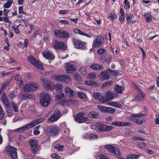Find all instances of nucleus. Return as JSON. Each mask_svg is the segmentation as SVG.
Instances as JSON below:
<instances>
[{
  "mask_svg": "<svg viewBox=\"0 0 159 159\" xmlns=\"http://www.w3.org/2000/svg\"><path fill=\"white\" fill-rule=\"evenodd\" d=\"M11 81L10 80H8L6 81L4 83L2 84V90H4L5 89L6 87L8 86L10 83Z\"/></svg>",
  "mask_w": 159,
  "mask_h": 159,
  "instance_id": "50",
  "label": "nucleus"
},
{
  "mask_svg": "<svg viewBox=\"0 0 159 159\" xmlns=\"http://www.w3.org/2000/svg\"><path fill=\"white\" fill-rule=\"evenodd\" d=\"M73 76L75 80L78 81H80L81 77L79 74L75 73L73 74Z\"/></svg>",
  "mask_w": 159,
  "mask_h": 159,
  "instance_id": "46",
  "label": "nucleus"
},
{
  "mask_svg": "<svg viewBox=\"0 0 159 159\" xmlns=\"http://www.w3.org/2000/svg\"><path fill=\"white\" fill-rule=\"evenodd\" d=\"M2 100L3 102L5 107H8V106H10L9 102L7 99V96L5 93H2Z\"/></svg>",
  "mask_w": 159,
  "mask_h": 159,
  "instance_id": "21",
  "label": "nucleus"
},
{
  "mask_svg": "<svg viewBox=\"0 0 159 159\" xmlns=\"http://www.w3.org/2000/svg\"><path fill=\"white\" fill-rule=\"evenodd\" d=\"M98 138V136L96 134L90 133V140H94Z\"/></svg>",
  "mask_w": 159,
  "mask_h": 159,
  "instance_id": "59",
  "label": "nucleus"
},
{
  "mask_svg": "<svg viewBox=\"0 0 159 159\" xmlns=\"http://www.w3.org/2000/svg\"><path fill=\"white\" fill-rule=\"evenodd\" d=\"M75 120L77 122L81 123L88 120V118L87 116L84 113H80L75 116Z\"/></svg>",
  "mask_w": 159,
  "mask_h": 159,
  "instance_id": "8",
  "label": "nucleus"
},
{
  "mask_svg": "<svg viewBox=\"0 0 159 159\" xmlns=\"http://www.w3.org/2000/svg\"><path fill=\"white\" fill-rule=\"evenodd\" d=\"M105 148L107 149L108 151L110 152H112L113 151L115 147L110 145H106L104 146Z\"/></svg>",
  "mask_w": 159,
  "mask_h": 159,
  "instance_id": "36",
  "label": "nucleus"
},
{
  "mask_svg": "<svg viewBox=\"0 0 159 159\" xmlns=\"http://www.w3.org/2000/svg\"><path fill=\"white\" fill-rule=\"evenodd\" d=\"M108 104L109 105L111 106H112L116 107L117 108H121L122 106L121 105L118 103L114 102H111L108 103Z\"/></svg>",
  "mask_w": 159,
  "mask_h": 159,
  "instance_id": "32",
  "label": "nucleus"
},
{
  "mask_svg": "<svg viewBox=\"0 0 159 159\" xmlns=\"http://www.w3.org/2000/svg\"><path fill=\"white\" fill-rule=\"evenodd\" d=\"M111 124L114 126H117L118 127H123L127 126H131V124L129 122H122L119 121H116L113 122Z\"/></svg>",
  "mask_w": 159,
  "mask_h": 159,
  "instance_id": "19",
  "label": "nucleus"
},
{
  "mask_svg": "<svg viewBox=\"0 0 159 159\" xmlns=\"http://www.w3.org/2000/svg\"><path fill=\"white\" fill-rule=\"evenodd\" d=\"M44 120V118L43 117H41L39 119L35 120L29 124L30 128H31L36 125L42 122Z\"/></svg>",
  "mask_w": 159,
  "mask_h": 159,
  "instance_id": "22",
  "label": "nucleus"
},
{
  "mask_svg": "<svg viewBox=\"0 0 159 159\" xmlns=\"http://www.w3.org/2000/svg\"><path fill=\"white\" fill-rule=\"evenodd\" d=\"M151 13V12L146 14H144V16L147 22H151L152 21Z\"/></svg>",
  "mask_w": 159,
  "mask_h": 159,
  "instance_id": "30",
  "label": "nucleus"
},
{
  "mask_svg": "<svg viewBox=\"0 0 159 159\" xmlns=\"http://www.w3.org/2000/svg\"><path fill=\"white\" fill-rule=\"evenodd\" d=\"M5 107L7 109V112L9 114V115L11 116L13 114L12 108L10 106H9L8 107Z\"/></svg>",
  "mask_w": 159,
  "mask_h": 159,
  "instance_id": "52",
  "label": "nucleus"
},
{
  "mask_svg": "<svg viewBox=\"0 0 159 159\" xmlns=\"http://www.w3.org/2000/svg\"><path fill=\"white\" fill-rule=\"evenodd\" d=\"M64 97L65 94L63 93H61L59 94L56 95L55 96L56 100L60 101L62 100Z\"/></svg>",
  "mask_w": 159,
  "mask_h": 159,
  "instance_id": "38",
  "label": "nucleus"
},
{
  "mask_svg": "<svg viewBox=\"0 0 159 159\" xmlns=\"http://www.w3.org/2000/svg\"><path fill=\"white\" fill-rule=\"evenodd\" d=\"M96 126L98 127L99 130L101 132L110 131L113 129V126L103 125L102 123H98L96 124Z\"/></svg>",
  "mask_w": 159,
  "mask_h": 159,
  "instance_id": "5",
  "label": "nucleus"
},
{
  "mask_svg": "<svg viewBox=\"0 0 159 159\" xmlns=\"http://www.w3.org/2000/svg\"><path fill=\"white\" fill-rule=\"evenodd\" d=\"M74 32L75 33L79 34L82 35H84L88 37H91L90 35L82 32L80 29H75L74 30Z\"/></svg>",
  "mask_w": 159,
  "mask_h": 159,
  "instance_id": "27",
  "label": "nucleus"
},
{
  "mask_svg": "<svg viewBox=\"0 0 159 159\" xmlns=\"http://www.w3.org/2000/svg\"><path fill=\"white\" fill-rule=\"evenodd\" d=\"M107 107L102 105L97 106L98 108L103 113H106Z\"/></svg>",
  "mask_w": 159,
  "mask_h": 159,
  "instance_id": "42",
  "label": "nucleus"
},
{
  "mask_svg": "<svg viewBox=\"0 0 159 159\" xmlns=\"http://www.w3.org/2000/svg\"><path fill=\"white\" fill-rule=\"evenodd\" d=\"M132 16L133 14H132L129 15L127 14L126 15V20L128 23L131 22V19Z\"/></svg>",
  "mask_w": 159,
  "mask_h": 159,
  "instance_id": "60",
  "label": "nucleus"
},
{
  "mask_svg": "<svg viewBox=\"0 0 159 159\" xmlns=\"http://www.w3.org/2000/svg\"><path fill=\"white\" fill-rule=\"evenodd\" d=\"M111 153L116 156H120L121 155V153L119 149L116 147H115L113 151Z\"/></svg>",
  "mask_w": 159,
  "mask_h": 159,
  "instance_id": "39",
  "label": "nucleus"
},
{
  "mask_svg": "<svg viewBox=\"0 0 159 159\" xmlns=\"http://www.w3.org/2000/svg\"><path fill=\"white\" fill-rule=\"evenodd\" d=\"M13 3V0H8V2L3 5V7L7 9L8 8L11 6Z\"/></svg>",
  "mask_w": 159,
  "mask_h": 159,
  "instance_id": "34",
  "label": "nucleus"
},
{
  "mask_svg": "<svg viewBox=\"0 0 159 159\" xmlns=\"http://www.w3.org/2000/svg\"><path fill=\"white\" fill-rule=\"evenodd\" d=\"M17 149L11 145H8L5 149L6 152L13 159H17Z\"/></svg>",
  "mask_w": 159,
  "mask_h": 159,
  "instance_id": "3",
  "label": "nucleus"
},
{
  "mask_svg": "<svg viewBox=\"0 0 159 159\" xmlns=\"http://www.w3.org/2000/svg\"><path fill=\"white\" fill-rule=\"evenodd\" d=\"M39 87V85L36 83L31 82L26 84L24 87V91L32 92L37 90Z\"/></svg>",
  "mask_w": 159,
  "mask_h": 159,
  "instance_id": "2",
  "label": "nucleus"
},
{
  "mask_svg": "<svg viewBox=\"0 0 159 159\" xmlns=\"http://www.w3.org/2000/svg\"><path fill=\"white\" fill-rule=\"evenodd\" d=\"M140 156L138 155H128L127 156V159H138Z\"/></svg>",
  "mask_w": 159,
  "mask_h": 159,
  "instance_id": "37",
  "label": "nucleus"
},
{
  "mask_svg": "<svg viewBox=\"0 0 159 159\" xmlns=\"http://www.w3.org/2000/svg\"><path fill=\"white\" fill-rule=\"evenodd\" d=\"M65 69L67 73H72L75 71V68L74 66L72 64L67 63H65Z\"/></svg>",
  "mask_w": 159,
  "mask_h": 159,
  "instance_id": "17",
  "label": "nucleus"
},
{
  "mask_svg": "<svg viewBox=\"0 0 159 159\" xmlns=\"http://www.w3.org/2000/svg\"><path fill=\"white\" fill-rule=\"evenodd\" d=\"M99 114L97 112L91 111L89 114V117L92 118H95L98 117Z\"/></svg>",
  "mask_w": 159,
  "mask_h": 159,
  "instance_id": "29",
  "label": "nucleus"
},
{
  "mask_svg": "<svg viewBox=\"0 0 159 159\" xmlns=\"http://www.w3.org/2000/svg\"><path fill=\"white\" fill-rule=\"evenodd\" d=\"M124 88L120 85H116L115 86L114 89L115 92L118 93H122Z\"/></svg>",
  "mask_w": 159,
  "mask_h": 159,
  "instance_id": "26",
  "label": "nucleus"
},
{
  "mask_svg": "<svg viewBox=\"0 0 159 159\" xmlns=\"http://www.w3.org/2000/svg\"><path fill=\"white\" fill-rule=\"evenodd\" d=\"M60 22L61 24L64 25H67L69 24V23L68 22V21L65 20H60Z\"/></svg>",
  "mask_w": 159,
  "mask_h": 159,
  "instance_id": "62",
  "label": "nucleus"
},
{
  "mask_svg": "<svg viewBox=\"0 0 159 159\" xmlns=\"http://www.w3.org/2000/svg\"><path fill=\"white\" fill-rule=\"evenodd\" d=\"M125 16L124 15H121L119 18V19L120 20V22L122 24L123 23V22L125 20Z\"/></svg>",
  "mask_w": 159,
  "mask_h": 159,
  "instance_id": "63",
  "label": "nucleus"
},
{
  "mask_svg": "<svg viewBox=\"0 0 159 159\" xmlns=\"http://www.w3.org/2000/svg\"><path fill=\"white\" fill-rule=\"evenodd\" d=\"M113 83L112 81H107L103 83L102 84L103 87L107 88L111 85Z\"/></svg>",
  "mask_w": 159,
  "mask_h": 159,
  "instance_id": "51",
  "label": "nucleus"
},
{
  "mask_svg": "<svg viewBox=\"0 0 159 159\" xmlns=\"http://www.w3.org/2000/svg\"><path fill=\"white\" fill-rule=\"evenodd\" d=\"M115 111L116 109L114 108L107 107L105 113L112 114L115 113Z\"/></svg>",
  "mask_w": 159,
  "mask_h": 159,
  "instance_id": "33",
  "label": "nucleus"
},
{
  "mask_svg": "<svg viewBox=\"0 0 159 159\" xmlns=\"http://www.w3.org/2000/svg\"><path fill=\"white\" fill-rule=\"evenodd\" d=\"M89 67L91 69L95 70H101L103 69L104 68V67L95 63L91 64L89 66Z\"/></svg>",
  "mask_w": 159,
  "mask_h": 159,
  "instance_id": "23",
  "label": "nucleus"
},
{
  "mask_svg": "<svg viewBox=\"0 0 159 159\" xmlns=\"http://www.w3.org/2000/svg\"><path fill=\"white\" fill-rule=\"evenodd\" d=\"M77 95L79 98L81 99H85L86 96L85 93H84L78 92L77 93Z\"/></svg>",
  "mask_w": 159,
  "mask_h": 159,
  "instance_id": "43",
  "label": "nucleus"
},
{
  "mask_svg": "<svg viewBox=\"0 0 159 159\" xmlns=\"http://www.w3.org/2000/svg\"><path fill=\"white\" fill-rule=\"evenodd\" d=\"M21 98L23 99H33L34 96H32L29 93H25L21 95Z\"/></svg>",
  "mask_w": 159,
  "mask_h": 159,
  "instance_id": "28",
  "label": "nucleus"
},
{
  "mask_svg": "<svg viewBox=\"0 0 159 159\" xmlns=\"http://www.w3.org/2000/svg\"><path fill=\"white\" fill-rule=\"evenodd\" d=\"M104 42V39L103 37L101 35L99 36L94 41L93 47V48L99 47L101 46Z\"/></svg>",
  "mask_w": 159,
  "mask_h": 159,
  "instance_id": "14",
  "label": "nucleus"
},
{
  "mask_svg": "<svg viewBox=\"0 0 159 159\" xmlns=\"http://www.w3.org/2000/svg\"><path fill=\"white\" fill-rule=\"evenodd\" d=\"M61 116V112L59 110H57L48 118V120L51 122L56 121L58 120Z\"/></svg>",
  "mask_w": 159,
  "mask_h": 159,
  "instance_id": "9",
  "label": "nucleus"
},
{
  "mask_svg": "<svg viewBox=\"0 0 159 159\" xmlns=\"http://www.w3.org/2000/svg\"><path fill=\"white\" fill-rule=\"evenodd\" d=\"M90 134H84L83 135V138L85 139L90 140Z\"/></svg>",
  "mask_w": 159,
  "mask_h": 159,
  "instance_id": "58",
  "label": "nucleus"
},
{
  "mask_svg": "<svg viewBox=\"0 0 159 159\" xmlns=\"http://www.w3.org/2000/svg\"><path fill=\"white\" fill-rule=\"evenodd\" d=\"M111 75L110 74V72L108 70V69L101 72L98 76L99 80L101 81L108 80L111 78Z\"/></svg>",
  "mask_w": 159,
  "mask_h": 159,
  "instance_id": "7",
  "label": "nucleus"
},
{
  "mask_svg": "<svg viewBox=\"0 0 159 159\" xmlns=\"http://www.w3.org/2000/svg\"><path fill=\"white\" fill-rule=\"evenodd\" d=\"M105 93L109 101L112 100L115 97L117 96L116 94L111 91H108Z\"/></svg>",
  "mask_w": 159,
  "mask_h": 159,
  "instance_id": "25",
  "label": "nucleus"
},
{
  "mask_svg": "<svg viewBox=\"0 0 159 159\" xmlns=\"http://www.w3.org/2000/svg\"><path fill=\"white\" fill-rule=\"evenodd\" d=\"M29 143L30 144L33 153L34 154L38 150L37 141L35 140L32 139L29 141Z\"/></svg>",
  "mask_w": 159,
  "mask_h": 159,
  "instance_id": "16",
  "label": "nucleus"
},
{
  "mask_svg": "<svg viewBox=\"0 0 159 159\" xmlns=\"http://www.w3.org/2000/svg\"><path fill=\"white\" fill-rule=\"evenodd\" d=\"M54 79L58 81H65L66 83L69 82L70 80V78L68 75H61L55 76Z\"/></svg>",
  "mask_w": 159,
  "mask_h": 159,
  "instance_id": "10",
  "label": "nucleus"
},
{
  "mask_svg": "<svg viewBox=\"0 0 159 159\" xmlns=\"http://www.w3.org/2000/svg\"><path fill=\"white\" fill-rule=\"evenodd\" d=\"M51 157H52L56 158V159H59L60 157L58 154L56 153H53L51 155Z\"/></svg>",
  "mask_w": 159,
  "mask_h": 159,
  "instance_id": "64",
  "label": "nucleus"
},
{
  "mask_svg": "<svg viewBox=\"0 0 159 159\" xmlns=\"http://www.w3.org/2000/svg\"><path fill=\"white\" fill-rule=\"evenodd\" d=\"M64 146L60 144H57L55 147V148L58 151H61L63 150Z\"/></svg>",
  "mask_w": 159,
  "mask_h": 159,
  "instance_id": "49",
  "label": "nucleus"
},
{
  "mask_svg": "<svg viewBox=\"0 0 159 159\" xmlns=\"http://www.w3.org/2000/svg\"><path fill=\"white\" fill-rule=\"evenodd\" d=\"M65 93L69 98H72L75 96L76 92L69 87H66L65 88Z\"/></svg>",
  "mask_w": 159,
  "mask_h": 159,
  "instance_id": "15",
  "label": "nucleus"
},
{
  "mask_svg": "<svg viewBox=\"0 0 159 159\" xmlns=\"http://www.w3.org/2000/svg\"><path fill=\"white\" fill-rule=\"evenodd\" d=\"M108 70L110 72V74L111 75L114 76H116L117 75L118 71L115 70H111L110 68H108Z\"/></svg>",
  "mask_w": 159,
  "mask_h": 159,
  "instance_id": "40",
  "label": "nucleus"
},
{
  "mask_svg": "<svg viewBox=\"0 0 159 159\" xmlns=\"http://www.w3.org/2000/svg\"><path fill=\"white\" fill-rule=\"evenodd\" d=\"M12 29L14 30L15 33L16 34H19L20 33L19 30L18 29V26L16 25H13L12 27Z\"/></svg>",
  "mask_w": 159,
  "mask_h": 159,
  "instance_id": "53",
  "label": "nucleus"
},
{
  "mask_svg": "<svg viewBox=\"0 0 159 159\" xmlns=\"http://www.w3.org/2000/svg\"><path fill=\"white\" fill-rule=\"evenodd\" d=\"M143 116H144V115L142 113L137 114H132L129 118L132 120H136L134 122L137 124L141 125L143 124L145 122V120L144 118H139L137 119V118Z\"/></svg>",
  "mask_w": 159,
  "mask_h": 159,
  "instance_id": "4",
  "label": "nucleus"
},
{
  "mask_svg": "<svg viewBox=\"0 0 159 159\" xmlns=\"http://www.w3.org/2000/svg\"><path fill=\"white\" fill-rule=\"evenodd\" d=\"M28 60L29 62L34 65L37 68L40 69H43V66L42 64L37 60L33 56H30L28 57Z\"/></svg>",
  "mask_w": 159,
  "mask_h": 159,
  "instance_id": "6",
  "label": "nucleus"
},
{
  "mask_svg": "<svg viewBox=\"0 0 159 159\" xmlns=\"http://www.w3.org/2000/svg\"><path fill=\"white\" fill-rule=\"evenodd\" d=\"M87 76L88 78L89 79H94L96 76V75L93 73H89Z\"/></svg>",
  "mask_w": 159,
  "mask_h": 159,
  "instance_id": "55",
  "label": "nucleus"
},
{
  "mask_svg": "<svg viewBox=\"0 0 159 159\" xmlns=\"http://www.w3.org/2000/svg\"><path fill=\"white\" fill-rule=\"evenodd\" d=\"M31 128L29 124H28L22 127H21L15 129L14 130L16 133H20L27 129H28Z\"/></svg>",
  "mask_w": 159,
  "mask_h": 159,
  "instance_id": "24",
  "label": "nucleus"
},
{
  "mask_svg": "<svg viewBox=\"0 0 159 159\" xmlns=\"http://www.w3.org/2000/svg\"><path fill=\"white\" fill-rule=\"evenodd\" d=\"M21 78V76L19 75H16L14 76V78L18 82L20 80Z\"/></svg>",
  "mask_w": 159,
  "mask_h": 159,
  "instance_id": "61",
  "label": "nucleus"
},
{
  "mask_svg": "<svg viewBox=\"0 0 159 159\" xmlns=\"http://www.w3.org/2000/svg\"><path fill=\"white\" fill-rule=\"evenodd\" d=\"M41 98L40 103L43 107H47L50 104L51 101V96L48 93L43 94L41 93L40 94Z\"/></svg>",
  "mask_w": 159,
  "mask_h": 159,
  "instance_id": "1",
  "label": "nucleus"
},
{
  "mask_svg": "<svg viewBox=\"0 0 159 159\" xmlns=\"http://www.w3.org/2000/svg\"><path fill=\"white\" fill-rule=\"evenodd\" d=\"M11 105L14 111L15 112H18L19 111L18 105L17 104L15 103L14 102H11Z\"/></svg>",
  "mask_w": 159,
  "mask_h": 159,
  "instance_id": "41",
  "label": "nucleus"
},
{
  "mask_svg": "<svg viewBox=\"0 0 159 159\" xmlns=\"http://www.w3.org/2000/svg\"><path fill=\"white\" fill-rule=\"evenodd\" d=\"M80 73L84 75L87 74L86 68L85 66H82L80 67Z\"/></svg>",
  "mask_w": 159,
  "mask_h": 159,
  "instance_id": "48",
  "label": "nucleus"
},
{
  "mask_svg": "<svg viewBox=\"0 0 159 159\" xmlns=\"http://www.w3.org/2000/svg\"><path fill=\"white\" fill-rule=\"evenodd\" d=\"M137 144L139 148L141 149L144 148L146 146V144L144 142H140L139 143H138Z\"/></svg>",
  "mask_w": 159,
  "mask_h": 159,
  "instance_id": "44",
  "label": "nucleus"
},
{
  "mask_svg": "<svg viewBox=\"0 0 159 159\" xmlns=\"http://www.w3.org/2000/svg\"><path fill=\"white\" fill-rule=\"evenodd\" d=\"M72 43L74 45L75 47L77 49L82 48L85 44L84 43L75 38L72 39Z\"/></svg>",
  "mask_w": 159,
  "mask_h": 159,
  "instance_id": "18",
  "label": "nucleus"
},
{
  "mask_svg": "<svg viewBox=\"0 0 159 159\" xmlns=\"http://www.w3.org/2000/svg\"><path fill=\"white\" fill-rule=\"evenodd\" d=\"M59 131L58 127L50 126L47 128L46 132L47 134L48 135H55L58 133Z\"/></svg>",
  "mask_w": 159,
  "mask_h": 159,
  "instance_id": "13",
  "label": "nucleus"
},
{
  "mask_svg": "<svg viewBox=\"0 0 159 159\" xmlns=\"http://www.w3.org/2000/svg\"><path fill=\"white\" fill-rule=\"evenodd\" d=\"M62 30L58 29H56L54 32V34L55 36L57 38H61V36L62 35Z\"/></svg>",
  "mask_w": 159,
  "mask_h": 159,
  "instance_id": "31",
  "label": "nucleus"
},
{
  "mask_svg": "<svg viewBox=\"0 0 159 159\" xmlns=\"http://www.w3.org/2000/svg\"><path fill=\"white\" fill-rule=\"evenodd\" d=\"M116 16L114 13H110L108 18L112 20H114L116 17Z\"/></svg>",
  "mask_w": 159,
  "mask_h": 159,
  "instance_id": "57",
  "label": "nucleus"
},
{
  "mask_svg": "<svg viewBox=\"0 0 159 159\" xmlns=\"http://www.w3.org/2000/svg\"><path fill=\"white\" fill-rule=\"evenodd\" d=\"M99 101L102 103L106 102L109 101L107 97L101 96L99 98Z\"/></svg>",
  "mask_w": 159,
  "mask_h": 159,
  "instance_id": "45",
  "label": "nucleus"
},
{
  "mask_svg": "<svg viewBox=\"0 0 159 159\" xmlns=\"http://www.w3.org/2000/svg\"><path fill=\"white\" fill-rule=\"evenodd\" d=\"M62 35L61 36V38H62L63 39H66L68 38L69 37L70 35V34L68 32L66 31H62L61 33Z\"/></svg>",
  "mask_w": 159,
  "mask_h": 159,
  "instance_id": "35",
  "label": "nucleus"
},
{
  "mask_svg": "<svg viewBox=\"0 0 159 159\" xmlns=\"http://www.w3.org/2000/svg\"><path fill=\"white\" fill-rule=\"evenodd\" d=\"M43 85L45 89H52L53 87V84L52 82L50 81L43 78L41 80Z\"/></svg>",
  "mask_w": 159,
  "mask_h": 159,
  "instance_id": "12",
  "label": "nucleus"
},
{
  "mask_svg": "<svg viewBox=\"0 0 159 159\" xmlns=\"http://www.w3.org/2000/svg\"><path fill=\"white\" fill-rule=\"evenodd\" d=\"M106 53V50L103 48L98 49L97 51V53L98 55H102Z\"/></svg>",
  "mask_w": 159,
  "mask_h": 159,
  "instance_id": "47",
  "label": "nucleus"
},
{
  "mask_svg": "<svg viewBox=\"0 0 159 159\" xmlns=\"http://www.w3.org/2000/svg\"><path fill=\"white\" fill-rule=\"evenodd\" d=\"M55 42L54 45V47L56 49H60L65 51L67 48L64 43L61 41H58L55 40Z\"/></svg>",
  "mask_w": 159,
  "mask_h": 159,
  "instance_id": "11",
  "label": "nucleus"
},
{
  "mask_svg": "<svg viewBox=\"0 0 159 159\" xmlns=\"http://www.w3.org/2000/svg\"><path fill=\"white\" fill-rule=\"evenodd\" d=\"M93 96L95 99H99L101 97V93H94L93 94Z\"/></svg>",
  "mask_w": 159,
  "mask_h": 159,
  "instance_id": "56",
  "label": "nucleus"
},
{
  "mask_svg": "<svg viewBox=\"0 0 159 159\" xmlns=\"http://www.w3.org/2000/svg\"><path fill=\"white\" fill-rule=\"evenodd\" d=\"M43 55L45 58L48 59L53 60L55 58L53 54L47 50H45L43 52Z\"/></svg>",
  "mask_w": 159,
  "mask_h": 159,
  "instance_id": "20",
  "label": "nucleus"
},
{
  "mask_svg": "<svg viewBox=\"0 0 159 159\" xmlns=\"http://www.w3.org/2000/svg\"><path fill=\"white\" fill-rule=\"evenodd\" d=\"M54 87L57 90L59 91H60L62 89V84H57Z\"/></svg>",
  "mask_w": 159,
  "mask_h": 159,
  "instance_id": "54",
  "label": "nucleus"
}]
</instances>
